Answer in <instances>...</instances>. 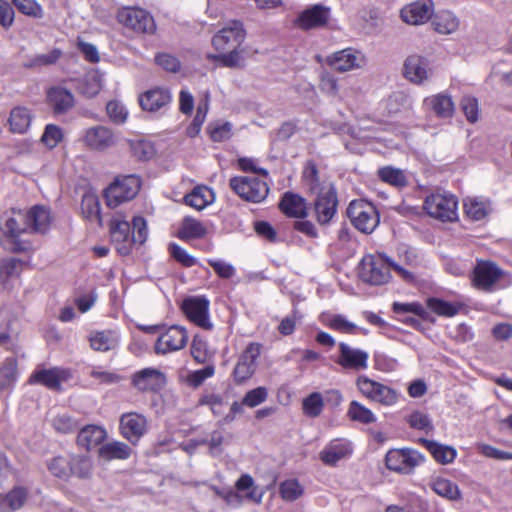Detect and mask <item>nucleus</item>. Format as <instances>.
Here are the masks:
<instances>
[{
	"mask_svg": "<svg viewBox=\"0 0 512 512\" xmlns=\"http://www.w3.org/2000/svg\"><path fill=\"white\" fill-rule=\"evenodd\" d=\"M199 404L208 406L215 416L223 414L226 406V403L222 396L214 393H208L203 395L199 399Z\"/></svg>",
	"mask_w": 512,
	"mask_h": 512,
	"instance_id": "680f3d73",
	"label": "nucleus"
},
{
	"mask_svg": "<svg viewBox=\"0 0 512 512\" xmlns=\"http://www.w3.org/2000/svg\"><path fill=\"white\" fill-rule=\"evenodd\" d=\"M214 199L213 191L206 186H197L184 197L187 205L199 211L212 204Z\"/></svg>",
	"mask_w": 512,
	"mask_h": 512,
	"instance_id": "473e14b6",
	"label": "nucleus"
},
{
	"mask_svg": "<svg viewBox=\"0 0 512 512\" xmlns=\"http://www.w3.org/2000/svg\"><path fill=\"white\" fill-rule=\"evenodd\" d=\"M82 214L89 220H100V203L98 197L93 193H86L81 201Z\"/></svg>",
	"mask_w": 512,
	"mask_h": 512,
	"instance_id": "09e8293b",
	"label": "nucleus"
},
{
	"mask_svg": "<svg viewBox=\"0 0 512 512\" xmlns=\"http://www.w3.org/2000/svg\"><path fill=\"white\" fill-rule=\"evenodd\" d=\"M429 486L437 495L450 501H458L462 497L458 485L448 479L434 478L429 483Z\"/></svg>",
	"mask_w": 512,
	"mask_h": 512,
	"instance_id": "c9c22d12",
	"label": "nucleus"
},
{
	"mask_svg": "<svg viewBox=\"0 0 512 512\" xmlns=\"http://www.w3.org/2000/svg\"><path fill=\"white\" fill-rule=\"evenodd\" d=\"M81 141L85 147L94 151H105L115 145L116 139L113 132L102 125L87 128Z\"/></svg>",
	"mask_w": 512,
	"mask_h": 512,
	"instance_id": "2eb2a0df",
	"label": "nucleus"
},
{
	"mask_svg": "<svg viewBox=\"0 0 512 512\" xmlns=\"http://www.w3.org/2000/svg\"><path fill=\"white\" fill-rule=\"evenodd\" d=\"M140 189V180L135 175L118 177L105 190L107 206L115 208L133 199Z\"/></svg>",
	"mask_w": 512,
	"mask_h": 512,
	"instance_id": "423d86ee",
	"label": "nucleus"
},
{
	"mask_svg": "<svg viewBox=\"0 0 512 512\" xmlns=\"http://www.w3.org/2000/svg\"><path fill=\"white\" fill-rule=\"evenodd\" d=\"M423 461V455L413 449H392L385 458L389 470L403 474H410Z\"/></svg>",
	"mask_w": 512,
	"mask_h": 512,
	"instance_id": "1a4fd4ad",
	"label": "nucleus"
},
{
	"mask_svg": "<svg viewBox=\"0 0 512 512\" xmlns=\"http://www.w3.org/2000/svg\"><path fill=\"white\" fill-rule=\"evenodd\" d=\"M503 276V271L490 261H480L474 269L475 285L485 290L490 289Z\"/></svg>",
	"mask_w": 512,
	"mask_h": 512,
	"instance_id": "4be33fe9",
	"label": "nucleus"
},
{
	"mask_svg": "<svg viewBox=\"0 0 512 512\" xmlns=\"http://www.w3.org/2000/svg\"><path fill=\"white\" fill-rule=\"evenodd\" d=\"M281 211L292 218H304L307 215V205L303 197L292 192H286L280 203Z\"/></svg>",
	"mask_w": 512,
	"mask_h": 512,
	"instance_id": "c85d7f7f",
	"label": "nucleus"
},
{
	"mask_svg": "<svg viewBox=\"0 0 512 512\" xmlns=\"http://www.w3.org/2000/svg\"><path fill=\"white\" fill-rule=\"evenodd\" d=\"M337 204L334 186H326L321 194L315 195L314 211L317 222L321 225L328 224L336 214Z\"/></svg>",
	"mask_w": 512,
	"mask_h": 512,
	"instance_id": "ddd939ff",
	"label": "nucleus"
},
{
	"mask_svg": "<svg viewBox=\"0 0 512 512\" xmlns=\"http://www.w3.org/2000/svg\"><path fill=\"white\" fill-rule=\"evenodd\" d=\"M421 442L433 455L434 459L441 464L452 463L456 458V449L451 446L442 445L427 439H422Z\"/></svg>",
	"mask_w": 512,
	"mask_h": 512,
	"instance_id": "4c0bfd02",
	"label": "nucleus"
},
{
	"mask_svg": "<svg viewBox=\"0 0 512 512\" xmlns=\"http://www.w3.org/2000/svg\"><path fill=\"white\" fill-rule=\"evenodd\" d=\"M169 251L175 260L186 267H191L196 263V259L193 256L175 243L170 244Z\"/></svg>",
	"mask_w": 512,
	"mask_h": 512,
	"instance_id": "774afa93",
	"label": "nucleus"
},
{
	"mask_svg": "<svg viewBox=\"0 0 512 512\" xmlns=\"http://www.w3.org/2000/svg\"><path fill=\"white\" fill-rule=\"evenodd\" d=\"M207 234L205 226L196 219L185 218L181 228L178 231V237L182 240H192L203 238Z\"/></svg>",
	"mask_w": 512,
	"mask_h": 512,
	"instance_id": "a19ab883",
	"label": "nucleus"
},
{
	"mask_svg": "<svg viewBox=\"0 0 512 512\" xmlns=\"http://www.w3.org/2000/svg\"><path fill=\"white\" fill-rule=\"evenodd\" d=\"M350 453L351 449L348 444L334 441L320 452V459L327 465H335Z\"/></svg>",
	"mask_w": 512,
	"mask_h": 512,
	"instance_id": "e433bc0d",
	"label": "nucleus"
},
{
	"mask_svg": "<svg viewBox=\"0 0 512 512\" xmlns=\"http://www.w3.org/2000/svg\"><path fill=\"white\" fill-rule=\"evenodd\" d=\"M17 377V361L7 358L0 367V388L11 386Z\"/></svg>",
	"mask_w": 512,
	"mask_h": 512,
	"instance_id": "3c124183",
	"label": "nucleus"
},
{
	"mask_svg": "<svg viewBox=\"0 0 512 512\" xmlns=\"http://www.w3.org/2000/svg\"><path fill=\"white\" fill-rule=\"evenodd\" d=\"M302 179L308 192L314 196L321 194L324 191V187L333 186L330 181L320 176L313 162H308L304 167Z\"/></svg>",
	"mask_w": 512,
	"mask_h": 512,
	"instance_id": "cd10ccee",
	"label": "nucleus"
},
{
	"mask_svg": "<svg viewBox=\"0 0 512 512\" xmlns=\"http://www.w3.org/2000/svg\"><path fill=\"white\" fill-rule=\"evenodd\" d=\"M63 139L62 129L54 124H48L45 127L44 133L41 137V142L49 149L58 145Z\"/></svg>",
	"mask_w": 512,
	"mask_h": 512,
	"instance_id": "bf43d9fd",
	"label": "nucleus"
},
{
	"mask_svg": "<svg viewBox=\"0 0 512 512\" xmlns=\"http://www.w3.org/2000/svg\"><path fill=\"white\" fill-rule=\"evenodd\" d=\"M366 63L364 55L352 48H346L327 57V64L338 72L362 68Z\"/></svg>",
	"mask_w": 512,
	"mask_h": 512,
	"instance_id": "4468645a",
	"label": "nucleus"
},
{
	"mask_svg": "<svg viewBox=\"0 0 512 512\" xmlns=\"http://www.w3.org/2000/svg\"><path fill=\"white\" fill-rule=\"evenodd\" d=\"M246 37L243 23L231 20L212 38V45L218 51H226L233 47H240Z\"/></svg>",
	"mask_w": 512,
	"mask_h": 512,
	"instance_id": "9d476101",
	"label": "nucleus"
},
{
	"mask_svg": "<svg viewBox=\"0 0 512 512\" xmlns=\"http://www.w3.org/2000/svg\"><path fill=\"white\" fill-rule=\"evenodd\" d=\"M427 304L433 312L440 316L452 317L458 312L455 305L437 298L429 299Z\"/></svg>",
	"mask_w": 512,
	"mask_h": 512,
	"instance_id": "e2e57ef3",
	"label": "nucleus"
},
{
	"mask_svg": "<svg viewBox=\"0 0 512 512\" xmlns=\"http://www.w3.org/2000/svg\"><path fill=\"white\" fill-rule=\"evenodd\" d=\"M429 63L419 55H410L406 58L403 67L404 77L413 84L420 85L429 78Z\"/></svg>",
	"mask_w": 512,
	"mask_h": 512,
	"instance_id": "412c9836",
	"label": "nucleus"
},
{
	"mask_svg": "<svg viewBox=\"0 0 512 512\" xmlns=\"http://www.w3.org/2000/svg\"><path fill=\"white\" fill-rule=\"evenodd\" d=\"M230 51L227 53H222L217 56H211V58L217 60L225 67H239L242 64L243 58L242 54L244 49H240V47H233L229 49Z\"/></svg>",
	"mask_w": 512,
	"mask_h": 512,
	"instance_id": "13d9d810",
	"label": "nucleus"
},
{
	"mask_svg": "<svg viewBox=\"0 0 512 512\" xmlns=\"http://www.w3.org/2000/svg\"><path fill=\"white\" fill-rule=\"evenodd\" d=\"M132 383L139 391H158L165 385L166 377L158 369L145 368L133 375Z\"/></svg>",
	"mask_w": 512,
	"mask_h": 512,
	"instance_id": "aec40b11",
	"label": "nucleus"
},
{
	"mask_svg": "<svg viewBox=\"0 0 512 512\" xmlns=\"http://www.w3.org/2000/svg\"><path fill=\"white\" fill-rule=\"evenodd\" d=\"M339 355L336 363L344 369L355 371L368 367L369 354L361 349L354 348L344 342L339 343Z\"/></svg>",
	"mask_w": 512,
	"mask_h": 512,
	"instance_id": "a211bd4d",
	"label": "nucleus"
},
{
	"mask_svg": "<svg viewBox=\"0 0 512 512\" xmlns=\"http://www.w3.org/2000/svg\"><path fill=\"white\" fill-rule=\"evenodd\" d=\"M171 101L170 92L162 88H154L139 96V103L143 110L155 112L167 106Z\"/></svg>",
	"mask_w": 512,
	"mask_h": 512,
	"instance_id": "bb28decb",
	"label": "nucleus"
},
{
	"mask_svg": "<svg viewBox=\"0 0 512 512\" xmlns=\"http://www.w3.org/2000/svg\"><path fill=\"white\" fill-rule=\"evenodd\" d=\"M25 216L27 227L37 233H45L52 223L51 211L46 206L35 205Z\"/></svg>",
	"mask_w": 512,
	"mask_h": 512,
	"instance_id": "a878e982",
	"label": "nucleus"
},
{
	"mask_svg": "<svg viewBox=\"0 0 512 512\" xmlns=\"http://www.w3.org/2000/svg\"><path fill=\"white\" fill-rule=\"evenodd\" d=\"M230 187L242 199L254 203L263 201L269 192L266 181L255 175L233 177L230 179Z\"/></svg>",
	"mask_w": 512,
	"mask_h": 512,
	"instance_id": "20e7f679",
	"label": "nucleus"
},
{
	"mask_svg": "<svg viewBox=\"0 0 512 512\" xmlns=\"http://www.w3.org/2000/svg\"><path fill=\"white\" fill-rule=\"evenodd\" d=\"M187 341V330L182 326L172 325L158 336L154 350L156 354L165 355L183 349Z\"/></svg>",
	"mask_w": 512,
	"mask_h": 512,
	"instance_id": "9b49d317",
	"label": "nucleus"
},
{
	"mask_svg": "<svg viewBox=\"0 0 512 512\" xmlns=\"http://www.w3.org/2000/svg\"><path fill=\"white\" fill-rule=\"evenodd\" d=\"M28 492L23 487H15L5 496L0 495V510L3 512L20 509L26 499Z\"/></svg>",
	"mask_w": 512,
	"mask_h": 512,
	"instance_id": "58836bf2",
	"label": "nucleus"
},
{
	"mask_svg": "<svg viewBox=\"0 0 512 512\" xmlns=\"http://www.w3.org/2000/svg\"><path fill=\"white\" fill-rule=\"evenodd\" d=\"M131 226L128 221L114 218L110 224V233L113 243L116 245V249L119 253L125 255L130 251L131 239H130Z\"/></svg>",
	"mask_w": 512,
	"mask_h": 512,
	"instance_id": "393cba45",
	"label": "nucleus"
},
{
	"mask_svg": "<svg viewBox=\"0 0 512 512\" xmlns=\"http://www.w3.org/2000/svg\"><path fill=\"white\" fill-rule=\"evenodd\" d=\"M458 202L454 195L446 192L433 193L426 197L424 209L433 218L443 222L457 219Z\"/></svg>",
	"mask_w": 512,
	"mask_h": 512,
	"instance_id": "39448f33",
	"label": "nucleus"
},
{
	"mask_svg": "<svg viewBox=\"0 0 512 512\" xmlns=\"http://www.w3.org/2000/svg\"><path fill=\"white\" fill-rule=\"evenodd\" d=\"M356 385L363 396L381 405L392 406L398 401L399 394L396 390L367 376H359L356 380Z\"/></svg>",
	"mask_w": 512,
	"mask_h": 512,
	"instance_id": "6e6552de",
	"label": "nucleus"
},
{
	"mask_svg": "<svg viewBox=\"0 0 512 512\" xmlns=\"http://www.w3.org/2000/svg\"><path fill=\"white\" fill-rule=\"evenodd\" d=\"M69 462V454L60 455L52 458L48 464L50 473L62 480H68L71 477V466Z\"/></svg>",
	"mask_w": 512,
	"mask_h": 512,
	"instance_id": "49530a36",
	"label": "nucleus"
},
{
	"mask_svg": "<svg viewBox=\"0 0 512 512\" xmlns=\"http://www.w3.org/2000/svg\"><path fill=\"white\" fill-rule=\"evenodd\" d=\"M379 178L392 186L404 187L407 185V178L401 169L386 166L378 170Z\"/></svg>",
	"mask_w": 512,
	"mask_h": 512,
	"instance_id": "de8ad7c7",
	"label": "nucleus"
},
{
	"mask_svg": "<svg viewBox=\"0 0 512 512\" xmlns=\"http://www.w3.org/2000/svg\"><path fill=\"white\" fill-rule=\"evenodd\" d=\"M107 114L111 121L122 124L126 121L128 112L125 107L117 101H110L106 106Z\"/></svg>",
	"mask_w": 512,
	"mask_h": 512,
	"instance_id": "338daca9",
	"label": "nucleus"
},
{
	"mask_svg": "<svg viewBox=\"0 0 512 512\" xmlns=\"http://www.w3.org/2000/svg\"><path fill=\"white\" fill-rule=\"evenodd\" d=\"M71 466V477L80 479L88 478L92 471V462L89 457L84 455L69 454Z\"/></svg>",
	"mask_w": 512,
	"mask_h": 512,
	"instance_id": "a18cd8bd",
	"label": "nucleus"
},
{
	"mask_svg": "<svg viewBox=\"0 0 512 512\" xmlns=\"http://www.w3.org/2000/svg\"><path fill=\"white\" fill-rule=\"evenodd\" d=\"M88 340L93 350L107 352L117 347L119 337L114 330H103L91 332Z\"/></svg>",
	"mask_w": 512,
	"mask_h": 512,
	"instance_id": "c756f323",
	"label": "nucleus"
},
{
	"mask_svg": "<svg viewBox=\"0 0 512 512\" xmlns=\"http://www.w3.org/2000/svg\"><path fill=\"white\" fill-rule=\"evenodd\" d=\"M182 308L188 319L203 329H211L209 301L204 297H191L183 301Z\"/></svg>",
	"mask_w": 512,
	"mask_h": 512,
	"instance_id": "dca6fc26",
	"label": "nucleus"
},
{
	"mask_svg": "<svg viewBox=\"0 0 512 512\" xmlns=\"http://www.w3.org/2000/svg\"><path fill=\"white\" fill-rule=\"evenodd\" d=\"M17 9L29 17L41 19L44 16L42 6L36 0H12Z\"/></svg>",
	"mask_w": 512,
	"mask_h": 512,
	"instance_id": "4d7b16f0",
	"label": "nucleus"
},
{
	"mask_svg": "<svg viewBox=\"0 0 512 512\" xmlns=\"http://www.w3.org/2000/svg\"><path fill=\"white\" fill-rule=\"evenodd\" d=\"M260 350L261 346L259 344L250 343L241 353L233 370V379L236 384H243L253 376Z\"/></svg>",
	"mask_w": 512,
	"mask_h": 512,
	"instance_id": "f8f14e48",
	"label": "nucleus"
},
{
	"mask_svg": "<svg viewBox=\"0 0 512 512\" xmlns=\"http://www.w3.org/2000/svg\"><path fill=\"white\" fill-rule=\"evenodd\" d=\"M347 416L350 418V420L359 422L361 424H372L377 420L375 414L358 401H352L349 404Z\"/></svg>",
	"mask_w": 512,
	"mask_h": 512,
	"instance_id": "c03bdc74",
	"label": "nucleus"
},
{
	"mask_svg": "<svg viewBox=\"0 0 512 512\" xmlns=\"http://www.w3.org/2000/svg\"><path fill=\"white\" fill-rule=\"evenodd\" d=\"M48 99L55 113H65L74 106L72 93L64 88L56 87L48 92Z\"/></svg>",
	"mask_w": 512,
	"mask_h": 512,
	"instance_id": "2f4dec72",
	"label": "nucleus"
},
{
	"mask_svg": "<svg viewBox=\"0 0 512 512\" xmlns=\"http://www.w3.org/2000/svg\"><path fill=\"white\" fill-rule=\"evenodd\" d=\"M70 377L69 371L61 368L40 369L30 377V383L41 384L51 390H59L62 382Z\"/></svg>",
	"mask_w": 512,
	"mask_h": 512,
	"instance_id": "5701e85b",
	"label": "nucleus"
},
{
	"mask_svg": "<svg viewBox=\"0 0 512 512\" xmlns=\"http://www.w3.org/2000/svg\"><path fill=\"white\" fill-rule=\"evenodd\" d=\"M102 89V75L97 71L88 73L81 86V92L87 97H94Z\"/></svg>",
	"mask_w": 512,
	"mask_h": 512,
	"instance_id": "864d4df0",
	"label": "nucleus"
},
{
	"mask_svg": "<svg viewBox=\"0 0 512 512\" xmlns=\"http://www.w3.org/2000/svg\"><path fill=\"white\" fill-rule=\"evenodd\" d=\"M432 24L435 31L447 35L457 31L459 28V19L451 11H441L435 16Z\"/></svg>",
	"mask_w": 512,
	"mask_h": 512,
	"instance_id": "ea45409f",
	"label": "nucleus"
},
{
	"mask_svg": "<svg viewBox=\"0 0 512 512\" xmlns=\"http://www.w3.org/2000/svg\"><path fill=\"white\" fill-rule=\"evenodd\" d=\"M433 12L432 0H416L400 10V18L409 25H421L431 18Z\"/></svg>",
	"mask_w": 512,
	"mask_h": 512,
	"instance_id": "f3484780",
	"label": "nucleus"
},
{
	"mask_svg": "<svg viewBox=\"0 0 512 512\" xmlns=\"http://www.w3.org/2000/svg\"><path fill=\"white\" fill-rule=\"evenodd\" d=\"M323 407L324 400L322 395L318 392L310 394L302 402L304 414L313 418L321 414Z\"/></svg>",
	"mask_w": 512,
	"mask_h": 512,
	"instance_id": "603ef678",
	"label": "nucleus"
},
{
	"mask_svg": "<svg viewBox=\"0 0 512 512\" xmlns=\"http://www.w3.org/2000/svg\"><path fill=\"white\" fill-rule=\"evenodd\" d=\"M391 269L406 281L413 279V275L409 270L398 265L384 254H368L364 256L359 264L358 274L363 282L371 285H383L391 279Z\"/></svg>",
	"mask_w": 512,
	"mask_h": 512,
	"instance_id": "f257e3e1",
	"label": "nucleus"
},
{
	"mask_svg": "<svg viewBox=\"0 0 512 512\" xmlns=\"http://www.w3.org/2000/svg\"><path fill=\"white\" fill-rule=\"evenodd\" d=\"M347 216L357 230L366 234L373 232L379 224V214L374 205L361 199L349 204Z\"/></svg>",
	"mask_w": 512,
	"mask_h": 512,
	"instance_id": "7ed1b4c3",
	"label": "nucleus"
},
{
	"mask_svg": "<svg viewBox=\"0 0 512 512\" xmlns=\"http://www.w3.org/2000/svg\"><path fill=\"white\" fill-rule=\"evenodd\" d=\"M120 430L124 438L136 443L147 431V420L135 412L125 413L120 418Z\"/></svg>",
	"mask_w": 512,
	"mask_h": 512,
	"instance_id": "6ab92c4d",
	"label": "nucleus"
},
{
	"mask_svg": "<svg viewBox=\"0 0 512 512\" xmlns=\"http://www.w3.org/2000/svg\"><path fill=\"white\" fill-rule=\"evenodd\" d=\"M323 323L331 329L339 331L341 333H353L356 329V325L348 321L342 315H332L323 318Z\"/></svg>",
	"mask_w": 512,
	"mask_h": 512,
	"instance_id": "6e6d98bb",
	"label": "nucleus"
},
{
	"mask_svg": "<svg viewBox=\"0 0 512 512\" xmlns=\"http://www.w3.org/2000/svg\"><path fill=\"white\" fill-rule=\"evenodd\" d=\"M424 105L435 112L439 117H451L454 112V103L447 94H437L424 99Z\"/></svg>",
	"mask_w": 512,
	"mask_h": 512,
	"instance_id": "7c9ffc66",
	"label": "nucleus"
},
{
	"mask_svg": "<svg viewBox=\"0 0 512 512\" xmlns=\"http://www.w3.org/2000/svg\"><path fill=\"white\" fill-rule=\"evenodd\" d=\"M464 210L470 219L479 221L484 219L490 213L491 206L488 201L479 200L477 198H468L464 201Z\"/></svg>",
	"mask_w": 512,
	"mask_h": 512,
	"instance_id": "79ce46f5",
	"label": "nucleus"
},
{
	"mask_svg": "<svg viewBox=\"0 0 512 512\" xmlns=\"http://www.w3.org/2000/svg\"><path fill=\"white\" fill-rule=\"evenodd\" d=\"M268 397V391L265 387H257L248 391L243 400L242 404L249 408H254L266 401Z\"/></svg>",
	"mask_w": 512,
	"mask_h": 512,
	"instance_id": "0e129e2a",
	"label": "nucleus"
},
{
	"mask_svg": "<svg viewBox=\"0 0 512 512\" xmlns=\"http://www.w3.org/2000/svg\"><path fill=\"white\" fill-rule=\"evenodd\" d=\"M32 121L30 111L25 107H14L8 119L9 130L13 133L23 134L27 132Z\"/></svg>",
	"mask_w": 512,
	"mask_h": 512,
	"instance_id": "f704fd0d",
	"label": "nucleus"
},
{
	"mask_svg": "<svg viewBox=\"0 0 512 512\" xmlns=\"http://www.w3.org/2000/svg\"><path fill=\"white\" fill-rule=\"evenodd\" d=\"M131 152L139 160H149L155 155V148L152 143L139 140L130 143Z\"/></svg>",
	"mask_w": 512,
	"mask_h": 512,
	"instance_id": "052dcab7",
	"label": "nucleus"
},
{
	"mask_svg": "<svg viewBox=\"0 0 512 512\" xmlns=\"http://www.w3.org/2000/svg\"><path fill=\"white\" fill-rule=\"evenodd\" d=\"M27 222L25 214L20 210H10L0 218L2 237L0 245L7 251L18 253L26 250L27 245L18 240V237L26 231Z\"/></svg>",
	"mask_w": 512,
	"mask_h": 512,
	"instance_id": "f03ea898",
	"label": "nucleus"
},
{
	"mask_svg": "<svg viewBox=\"0 0 512 512\" xmlns=\"http://www.w3.org/2000/svg\"><path fill=\"white\" fill-rule=\"evenodd\" d=\"M22 262L17 258L3 259L0 263V280L2 283L8 282L12 277H16L21 272Z\"/></svg>",
	"mask_w": 512,
	"mask_h": 512,
	"instance_id": "5fc2aeb1",
	"label": "nucleus"
},
{
	"mask_svg": "<svg viewBox=\"0 0 512 512\" xmlns=\"http://www.w3.org/2000/svg\"><path fill=\"white\" fill-rule=\"evenodd\" d=\"M132 235L131 241L138 244H143L148 235L147 224L143 217L137 216L132 221Z\"/></svg>",
	"mask_w": 512,
	"mask_h": 512,
	"instance_id": "69168bd1",
	"label": "nucleus"
},
{
	"mask_svg": "<svg viewBox=\"0 0 512 512\" xmlns=\"http://www.w3.org/2000/svg\"><path fill=\"white\" fill-rule=\"evenodd\" d=\"M106 438V431L96 425H87L78 434L77 442L87 450L98 446Z\"/></svg>",
	"mask_w": 512,
	"mask_h": 512,
	"instance_id": "72a5a7b5",
	"label": "nucleus"
},
{
	"mask_svg": "<svg viewBox=\"0 0 512 512\" xmlns=\"http://www.w3.org/2000/svg\"><path fill=\"white\" fill-rule=\"evenodd\" d=\"M279 493L283 500L292 502L303 495L304 489L296 479H289L280 483Z\"/></svg>",
	"mask_w": 512,
	"mask_h": 512,
	"instance_id": "8fccbe9b",
	"label": "nucleus"
},
{
	"mask_svg": "<svg viewBox=\"0 0 512 512\" xmlns=\"http://www.w3.org/2000/svg\"><path fill=\"white\" fill-rule=\"evenodd\" d=\"M99 455L105 460L127 459L131 449L123 442H110L100 447Z\"/></svg>",
	"mask_w": 512,
	"mask_h": 512,
	"instance_id": "37998d69",
	"label": "nucleus"
},
{
	"mask_svg": "<svg viewBox=\"0 0 512 512\" xmlns=\"http://www.w3.org/2000/svg\"><path fill=\"white\" fill-rule=\"evenodd\" d=\"M329 19V8L320 4L304 10L297 18L296 24L304 30L326 25Z\"/></svg>",
	"mask_w": 512,
	"mask_h": 512,
	"instance_id": "b1692460",
	"label": "nucleus"
},
{
	"mask_svg": "<svg viewBox=\"0 0 512 512\" xmlns=\"http://www.w3.org/2000/svg\"><path fill=\"white\" fill-rule=\"evenodd\" d=\"M117 19L120 24L136 33L153 35L157 30L154 17L142 8H123L118 12Z\"/></svg>",
	"mask_w": 512,
	"mask_h": 512,
	"instance_id": "0eeeda50",
	"label": "nucleus"
}]
</instances>
